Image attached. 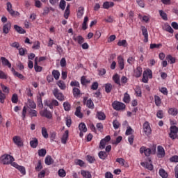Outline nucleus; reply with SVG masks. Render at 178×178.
Wrapping results in <instances>:
<instances>
[{"mask_svg":"<svg viewBox=\"0 0 178 178\" xmlns=\"http://www.w3.org/2000/svg\"><path fill=\"white\" fill-rule=\"evenodd\" d=\"M113 126L115 130H118V129L120 127V124L119 123V121H118V120H115L113 122Z\"/></svg>","mask_w":178,"mask_h":178,"instance_id":"obj_49","label":"nucleus"},{"mask_svg":"<svg viewBox=\"0 0 178 178\" xmlns=\"http://www.w3.org/2000/svg\"><path fill=\"white\" fill-rule=\"evenodd\" d=\"M113 80L115 83V84H118V86H120V76H119V74H116L113 76Z\"/></svg>","mask_w":178,"mask_h":178,"instance_id":"obj_36","label":"nucleus"},{"mask_svg":"<svg viewBox=\"0 0 178 178\" xmlns=\"http://www.w3.org/2000/svg\"><path fill=\"white\" fill-rule=\"evenodd\" d=\"M136 3H138V6H140V8H145V6L144 0H136Z\"/></svg>","mask_w":178,"mask_h":178,"instance_id":"obj_59","label":"nucleus"},{"mask_svg":"<svg viewBox=\"0 0 178 178\" xmlns=\"http://www.w3.org/2000/svg\"><path fill=\"white\" fill-rule=\"evenodd\" d=\"M75 115L77 116L78 118H80V119L83 118V113H81V107H76Z\"/></svg>","mask_w":178,"mask_h":178,"instance_id":"obj_34","label":"nucleus"},{"mask_svg":"<svg viewBox=\"0 0 178 178\" xmlns=\"http://www.w3.org/2000/svg\"><path fill=\"white\" fill-rule=\"evenodd\" d=\"M143 35L144 36V42H148V30L145 27L142 29Z\"/></svg>","mask_w":178,"mask_h":178,"instance_id":"obj_26","label":"nucleus"},{"mask_svg":"<svg viewBox=\"0 0 178 178\" xmlns=\"http://www.w3.org/2000/svg\"><path fill=\"white\" fill-rule=\"evenodd\" d=\"M169 115H172V116H176L178 113L177 108H171L168 110Z\"/></svg>","mask_w":178,"mask_h":178,"instance_id":"obj_33","label":"nucleus"},{"mask_svg":"<svg viewBox=\"0 0 178 178\" xmlns=\"http://www.w3.org/2000/svg\"><path fill=\"white\" fill-rule=\"evenodd\" d=\"M118 63L120 70H123L124 69V59L122 56L118 57Z\"/></svg>","mask_w":178,"mask_h":178,"instance_id":"obj_13","label":"nucleus"},{"mask_svg":"<svg viewBox=\"0 0 178 178\" xmlns=\"http://www.w3.org/2000/svg\"><path fill=\"white\" fill-rule=\"evenodd\" d=\"M81 175L83 178H92V175L90 171L82 170L81 171Z\"/></svg>","mask_w":178,"mask_h":178,"instance_id":"obj_19","label":"nucleus"},{"mask_svg":"<svg viewBox=\"0 0 178 178\" xmlns=\"http://www.w3.org/2000/svg\"><path fill=\"white\" fill-rule=\"evenodd\" d=\"M58 176L60 177H65L66 176V171L63 169H60L58 170Z\"/></svg>","mask_w":178,"mask_h":178,"instance_id":"obj_55","label":"nucleus"},{"mask_svg":"<svg viewBox=\"0 0 178 178\" xmlns=\"http://www.w3.org/2000/svg\"><path fill=\"white\" fill-rule=\"evenodd\" d=\"M91 83V81L90 79H86V76H83L81 78V84H82V86H86V84H88Z\"/></svg>","mask_w":178,"mask_h":178,"instance_id":"obj_32","label":"nucleus"},{"mask_svg":"<svg viewBox=\"0 0 178 178\" xmlns=\"http://www.w3.org/2000/svg\"><path fill=\"white\" fill-rule=\"evenodd\" d=\"M116 162H118L121 166H124V159L123 158H118L116 159Z\"/></svg>","mask_w":178,"mask_h":178,"instance_id":"obj_63","label":"nucleus"},{"mask_svg":"<svg viewBox=\"0 0 178 178\" xmlns=\"http://www.w3.org/2000/svg\"><path fill=\"white\" fill-rule=\"evenodd\" d=\"M141 74H143V68L141 67H137L136 70L134 71L135 77H141Z\"/></svg>","mask_w":178,"mask_h":178,"instance_id":"obj_23","label":"nucleus"},{"mask_svg":"<svg viewBox=\"0 0 178 178\" xmlns=\"http://www.w3.org/2000/svg\"><path fill=\"white\" fill-rule=\"evenodd\" d=\"M112 107L115 111H123L126 108V105L120 102L115 101L112 104Z\"/></svg>","mask_w":178,"mask_h":178,"instance_id":"obj_4","label":"nucleus"},{"mask_svg":"<svg viewBox=\"0 0 178 178\" xmlns=\"http://www.w3.org/2000/svg\"><path fill=\"white\" fill-rule=\"evenodd\" d=\"M53 95L58 101H65V96H63L62 92H59V89L54 88L53 90Z\"/></svg>","mask_w":178,"mask_h":178,"instance_id":"obj_5","label":"nucleus"},{"mask_svg":"<svg viewBox=\"0 0 178 178\" xmlns=\"http://www.w3.org/2000/svg\"><path fill=\"white\" fill-rule=\"evenodd\" d=\"M149 162H142L140 163L141 166L143 168H145L146 169H148V170H154V165H152V161H151V159H149Z\"/></svg>","mask_w":178,"mask_h":178,"instance_id":"obj_11","label":"nucleus"},{"mask_svg":"<svg viewBox=\"0 0 178 178\" xmlns=\"http://www.w3.org/2000/svg\"><path fill=\"white\" fill-rule=\"evenodd\" d=\"M52 76L54 77L56 80H59V77L60 76V73L59 71L56 70H54L52 71Z\"/></svg>","mask_w":178,"mask_h":178,"instance_id":"obj_35","label":"nucleus"},{"mask_svg":"<svg viewBox=\"0 0 178 178\" xmlns=\"http://www.w3.org/2000/svg\"><path fill=\"white\" fill-rule=\"evenodd\" d=\"M148 79H152V71L147 69L143 72L142 81L143 83H148Z\"/></svg>","mask_w":178,"mask_h":178,"instance_id":"obj_3","label":"nucleus"},{"mask_svg":"<svg viewBox=\"0 0 178 178\" xmlns=\"http://www.w3.org/2000/svg\"><path fill=\"white\" fill-rule=\"evenodd\" d=\"M86 106H88V108H90V109H94V102H92V100H91L90 99L87 100Z\"/></svg>","mask_w":178,"mask_h":178,"instance_id":"obj_45","label":"nucleus"},{"mask_svg":"<svg viewBox=\"0 0 178 178\" xmlns=\"http://www.w3.org/2000/svg\"><path fill=\"white\" fill-rule=\"evenodd\" d=\"M11 101L13 104H17L19 101V97L17 96V94H13L11 98Z\"/></svg>","mask_w":178,"mask_h":178,"instance_id":"obj_48","label":"nucleus"},{"mask_svg":"<svg viewBox=\"0 0 178 178\" xmlns=\"http://www.w3.org/2000/svg\"><path fill=\"white\" fill-rule=\"evenodd\" d=\"M14 29L16 30V31H17V33H19V34H25L26 33V31L23 28L17 25H15Z\"/></svg>","mask_w":178,"mask_h":178,"instance_id":"obj_30","label":"nucleus"},{"mask_svg":"<svg viewBox=\"0 0 178 178\" xmlns=\"http://www.w3.org/2000/svg\"><path fill=\"white\" fill-rule=\"evenodd\" d=\"M26 52H27V49H26L24 48L19 49V54L20 55V56H24Z\"/></svg>","mask_w":178,"mask_h":178,"instance_id":"obj_58","label":"nucleus"},{"mask_svg":"<svg viewBox=\"0 0 178 178\" xmlns=\"http://www.w3.org/2000/svg\"><path fill=\"white\" fill-rule=\"evenodd\" d=\"M166 60L168 62H170V63L172 65H173V63H176V58L175 57L172 56V55H168L166 56Z\"/></svg>","mask_w":178,"mask_h":178,"instance_id":"obj_37","label":"nucleus"},{"mask_svg":"<svg viewBox=\"0 0 178 178\" xmlns=\"http://www.w3.org/2000/svg\"><path fill=\"white\" fill-rule=\"evenodd\" d=\"M71 87H76V88H80V83L77 81H72L70 83Z\"/></svg>","mask_w":178,"mask_h":178,"instance_id":"obj_51","label":"nucleus"},{"mask_svg":"<svg viewBox=\"0 0 178 178\" xmlns=\"http://www.w3.org/2000/svg\"><path fill=\"white\" fill-rule=\"evenodd\" d=\"M38 154L39 156H45L47 155V150L45 149H40L38 150Z\"/></svg>","mask_w":178,"mask_h":178,"instance_id":"obj_50","label":"nucleus"},{"mask_svg":"<svg viewBox=\"0 0 178 178\" xmlns=\"http://www.w3.org/2000/svg\"><path fill=\"white\" fill-rule=\"evenodd\" d=\"M11 27L12 24L10 22H8L7 24H4L3 26V32L4 33V34H8Z\"/></svg>","mask_w":178,"mask_h":178,"instance_id":"obj_16","label":"nucleus"},{"mask_svg":"<svg viewBox=\"0 0 178 178\" xmlns=\"http://www.w3.org/2000/svg\"><path fill=\"white\" fill-rule=\"evenodd\" d=\"M105 91L107 92V94H109L111 91H112V84L111 83H106L105 85Z\"/></svg>","mask_w":178,"mask_h":178,"instance_id":"obj_47","label":"nucleus"},{"mask_svg":"<svg viewBox=\"0 0 178 178\" xmlns=\"http://www.w3.org/2000/svg\"><path fill=\"white\" fill-rule=\"evenodd\" d=\"M118 45V47H124V48H126V47H127V41L126 40H119Z\"/></svg>","mask_w":178,"mask_h":178,"instance_id":"obj_39","label":"nucleus"},{"mask_svg":"<svg viewBox=\"0 0 178 178\" xmlns=\"http://www.w3.org/2000/svg\"><path fill=\"white\" fill-rule=\"evenodd\" d=\"M69 138V131L66 130L61 138L62 144H66Z\"/></svg>","mask_w":178,"mask_h":178,"instance_id":"obj_14","label":"nucleus"},{"mask_svg":"<svg viewBox=\"0 0 178 178\" xmlns=\"http://www.w3.org/2000/svg\"><path fill=\"white\" fill-rule=\"evenodd\" d=\"M15 161V158L9 154H4L1 157V162L3 165H10Z\"/></svg>","mask_w":178,"mask_h":178,"instance_id":"obj_2","label":"nucleus"},{"mask_svg":"<svg viewBox=\"0 0 178 178\" xmlns=\"http://www.w3.org/2000/svg\"><path fill=\"white\" fill-rule=\"evenodd\" d=\"M59 8L62 10H65L66 8V1L65 0H60L59 3Z\"/></svg>","mask_w":178,"mask_h":178,"instance_id":"obj_46","label":"nucleus"},{"mask_svg":"<svg viewBox=\"0 0 178 178\" xmlns=\"http://www.w3.org/2000/svg\"><path fill=\"white\" fill-rule=\"evenodd\" d=\"M40 115L43 118H46L47 119H52V113L47 109L41 111Z\"/></svg>","mask_w":178,"mask_h":178,"instance_id":"obj_10","label":"nucleus"},{"mask_svg":"<svg viewBox=\"0 0 178 178\" xmlns=\"http://www.w3.org/2000/svg\"><path fill=\"white\" fill-rule=\"evenodd\" d=\"M156 116L159 118V119H163V111L159 110L156 113Z\"/></svg>","mask_w":178,"mask_h":178,"instance_id":"obj_62","label":"nucleus"},{"mask_svg":"<svg viewBox=\"0 0 178 178\" xmlns=\"http://www.w3.org/2000/svg\"><path fill=\"white\" fill-rule=\"evenodd\" d=\"M1 63H2V65H3V66H7L8 67H9V69H10V67H12V64L10 63V62H9V60L8 59H6V58L1 57Z\"/></svg>","mask_w":178,"mask_h":178,"instance_id":"obj_15","label":"nucleus"},{"mask_svg":"<svg viewBox=\"0 0 178 178\" xmlns=\"http://www.w3.org/2000/svg\"><path fill=\"white\" fill-rule=\"evenodd\" d=\"M115 6V3L112 1H105L103 3V9H109V8H113Z\"/></svg>","mask_w":178,"mask_h":178,"instance_id":"obj_20","label":"nucleus"},{"mask_svg":"<svg viewBox=\"0 0 178 178\" xmlns=\"http://www.w3.org/2000/svg\"><path fill=\"white\" fill-rule=\"evenodd\" d=\"M27 105L28 108H31L32 109H35V108H37V105L35 104V102H34V100L30 99H28Z\"/></svg>","mask_w":178,"mask_h":178,"instance_id":"obj_25","label":"nucleus"},{"mask_svg":"<svg viewBox=\"0 0 178 178\" xmlns=\"http://www.w3.org/2000/svg\"><path fill=\"white\" fill-rule=\"evenodd\" d=\"M135 92H136V97H141L142 92H141V88L140 87L138 86L135 88Z\"/></svg>","mask_w":178,"mask_h":178,"instance_id":"obj_57","label":"nucleus"},{"mask_svg":"<svg viewBox=\"0 0 178 178\" xmlns=\"http://www.w3.org/2000/svg\"><path fill=\"white\" fill-rule=\"evenodd\" d=\"M165 149L163 147L159 145L157 147V156L158 158H165Z\"/></svg>","mask_w":178,"mask_h":178,"instance_id":"obj_12","label":"nucleus"},{"mask_svg":"<svg viewBox=\"0 0 178 178\" xmlns=\"http://www.w3.org/2000/svg\"><path fill=\"white\" fill-rule=\"evenodd\" d=\"M106 142L102 139L100 141L99 148L100 149H104L105 147L106 146Z\"/></svg>","mask_w":178,"mask_h":178,"instance_id":"obj_61","label":"nucleus"},{"mask_svg":"<svg viewBox=\"0 0 178 178\" xmlns=\"http://www.w3.org/2000/svg\"><path fill=\"white\" fill-rule=\"evenodd\" d=\"M81 91L79 88H73V95L75 98H79L80 97Z\"/></svg>","mask_w":178,"mask_h":178,"instance_id":"obj_31","label":"nucleus"},{"mask_svg":"<svg viewBox=\"0 0 178 178\" xmlns=\"http://www.w3.org/2000/svg\"><path fill=\"white\" fill-rule=\"evenodd\" d=\"M13 141L17 147H23V140H22V138L19 136H15L13 138Z\"/></svg>","mask_w":178,"mask_h":178,"instance_id":"obj_9","label":"nucleus"},{"mask_svg":"<svg viewBox=\"0 0 178 178\" xmlns=\"http://www.w3.org/2000/svg\"><path fill=\"white\" fill-rule=\"evenodd\" d=\"M76 15L79 19H81L83 17V15H84V7H79L78 8Z\"/></svg>","mask_w":178,"mask_h":178,"instance_id":"obj_24","label":"nucleus"},{"mask_svg":"<svg viewBox=\"0 0 178 178\" xmlns=\"http://www.w3.org/2000/svg\"><path fill=\"white\" fill-rule=\"evenodd\" d=\"M30 145L31 148H37L38 146V139L37 138H33L30 141Z\"/></svg>","mask_w":178,"mask_h":178,"instance_id":"obj_22","label":"nucleus"},{"mask_svg":"<svg viewBox=\"0 0 178 178\" xmlns=\"http://www.w3.org/2000/svg\"><path fill=\"white\" fill-rule=\"evenodd\" d=\"M6 6L7 11L8 12V13H10V15H11V16H19L20 15L19 12L13 10V9L12 8L11 2H7Z\"/></svg>","mask_w":178,"mask_h":178,"instance_id":"obj_7","label":"nucleus"},{"mask_svg":"<svg viewBox=\"0 0 178 178\" xmlns=\"http://www.w3.org/2000/svg\"><path fill=\"white\" fill-rule=\"evenodd\" d=\"M5 98H6V96L5 94L2 92V90H0V102L1 104H3L5 102Z\"/></svg>","mask_w":178,"mask_h":178,"instance_id":"obj_53","label":"nucleus"},{"mask_svg":"<svg viewBox=\"0 0 178 178\" xmlns=\"http://www.w3.org/2000/svg\"><path fill=\"white\" fill-rule=\"evenodd\" d=\"M76 165H79V166L83 167L84 166V161L83 160L77 159L75 161Z\"/></svg>","mask_w":178,"mask_h":178,"instance_id":"obj_64","label":"nucleus"},{"mask_svg":"<svg viewBox=\"0 0 178 178\" xmlns=\"http://www.w3.org/2000/svg\"><path fill=\"white\" fill-rule=\"evenodd\" d=\"M42 136L44 138H48L49 136L48 135V131H47V128L42 127Z\"/></svg>","mask_w":178,"mask_h":178,"instance_id":"obj_41","label":"nucleus"},{"mask_svg":"<svg viewBox=\"0 0 178 178\" xmlns=\"http://www.w3.org/2000/svg\"><path fill=\"white\" fill-rule=\"evenodd\" d=\"M170 162L177 163H178V156L174 155L170 158Z\"/></svg>","mask_w":178,"mask_h":178,"instance_id":"obj_52","label":"nucleus"},{"mask_svg":"<svg viewBox=\"0 0 178 178\" xmlns=\"http://www.w3.org/2000/svg\"><path fill=\"white\" fill-rule=\"evenodd\" d=\"M159 176L162 178H168V172L163 168H161L159 171Z\"/></svg>","mask_w":178,"mask_h":178,"instance_id":"obj_27","label":"nucleus"},{"mask_svg":"<svg viewBox=\"0 0 178 178\" xmlns=\"http://www.w3.org/2000/svg\"><path fill=\"white\" fill-rule=\"evenodd\" d=\"M98 155H99V158H100V159H103V160L106 159V156H108L106 152H104V151L99 152Z\"/></svg>","mask_w":178,"mask_h":178,"instance_id":"obj_38","label":"nucleus"},{"mask_svg":"<svg viewBox=\"0 0 178 178\" xmlns=\"http://www.w3.org/2000/svg\"><path fill=\"white\" fill-rule=\"evenodd\" d=\"M34 69L37 72H40L42 71V67L38 65V58L37 57L35 58Z\"/></svg>","mask_w":178,"mask_h":178,"instance_id":"obj_18","label":"nucleus"},{"mask_svg":"<svg viewBox=\"0 0 178 178\" xmlns=\"http://www.w3.org/2000/svg\"><path fill=\"white\" fill-rule=\"evenodd\" d=\"M17 169L22 173V175H26V168H24V166L19 165Z\"/></svg>","mask_w":178,"mask_h":178,"instance_id":"obj_54","label":"nucleus"},{"mask_svg":"<svg viewBox=\"0 0 178 178\" xmlns=\"http://www.w3.org/2000/svg\"><path fill=\"white\" fill-rule=\"evenodd\" d=\"M44 163L46 165H52L54 163V159L51 156H47L45 159H44Z\"/></svg>","mask_w":178,"mask_h":178,"instance_id":"obj_28","label":"nucleus"},{"mask_svg":"<svg viewBox=\"0 0 178 178\" xmlns=\"http://www.w3.org/2000/svg\"><path fill=\"white\" fill-rule=\"evenodd\" d=\"M32 48H33V49H40V42L35 41L33 42V45Z\"/></svg>","mask_w":178,"mask_h":178,"instance_id":"obj_60","label":"nucleus"},{"mask_svg":"<svg viewBox=\"0 0 178 178\" xmlns=\"http://www.w3.org/2000/svg\"><path fill=\"white\" fill-rule=\"evenodd\" d=\"M63 108H64L65 111H70V104H69L67 102H64Z\"/></svg>","mask_w":178,"mask_h":178,"instance_id":"obj_56","label":"nucleus"},{"mask_svg":"<svg viewBox=\"0 0 178 178\" xmlns=\"http://www.w3.org/2000/svg\"><path fill=\"white\" fill-rule=\"evenodd\" d=\"M57 85L60 88V90H65L66 88V85L65 84V82L63 81H59L57 82Z\"/></svg>","mask_w":178,"mask_h":178,"instance_id":"obj_44","label":"nucleus"},{"mask_svg":"<svg viewBox=\"0 0 178 178\" xmlns=\"http://www.w3.org/2000/svg\"><path fill=\"white\" fill-rule=\"evenodd\" d=\"M123 101L125 104H129V102H130V95H129V93H124Z\"/></svg>","mask_w":178,"mask_h":178,"instance_id":"obj_42","label":"nucleus"},{"mask_svg":"<svg viewBox=\"0 0 178 178\" xmlns=\"http://www.w3.org/2000/svg\"><path fill=\"white\" fill-rule=\"evenodd\" d=\"M152 130L151 129V126H149V122H145L143 124V132L145 133V136H150Z\"/></svg>","mask_w":178,"mask_h":178,"instance_id":"obj_8","label":"nucleus"},{"mask_svg":"<svg viewBox=\"0 0 178 178\" xmlns=\"http://www.w3.org/2000/svg\"><path fill=\"white\" fill-rule=\"evenodd\" d=\"M154 102L156 106H161V104H162V100H161V97H159V96H154Z\"/></svg>","mask_w":178,"mask_h":178,"instance_id":"obj_40","label":"nucleus"},{"mask_svg":"<svg viewBox=\"0 0 178 178\" xmlns=\"http://www.w3.org/2000/svg\"><path fill=\"white\" fill-rule=\"evenodd\" d=\"M178 128L176 126L170 127V133L169 134L172 140H176L177 138Z\"/></svg>","mask_w":178,"mask_h":178,"instance_id":"obj_6","label":"nucleus"},{"mask_svg":"<svg viewBox=\"0 0 178 178\" xmlns=\"http://www.w3.org/2000/svg\"><path fill=\"white\" fill-rule=\"evenodd\" d=\"M79 129L80 130V131H83V133H87V127L83 122L79 124Z\"/></svg>","mask_w":178,"mask_h":178,"instance_id":"obj_29","label":"nucleus"},{"mask_svg":"<svg viewBox=\"0 0 178 178\" xmlns=\"http://www.w3.org/2000/svg\"><path fill=\"white\" fill-rule=\"evenodd\" d=\"M140 152L141 154H145V156H149V155L154 154L156 152V147H153L152 148H146L143 146L140 148Z\"/></svg>","mask_w":178,"mask_h":178,"instance_id":"obj_1","label":"nucleus"},{"mask_svg":"<svg viewBox=\"0 0 178 178\" xmlns=\"http://www.w3.org/2000/svg\"><path fill=\"white\" fill-rule=\"evenodd\" d=\"M73 40H74V41H75V42H78V44H79V45H81V44H83V42H84V38H83V36H81V35L74 36Z\"/></svg>","mask_w":178,"mask_h":178,"instance_id":"obj_17","label":"nucleus"},{"mask_svg":"<svg viewBox=\"0 0 178 178\" xmlns=\"http://www.w3.org/2000/svg\"><path fill=\"white\" fill-rule=\"evenodd\" d=\"M96 118L99 119V120H105L106 119V115L104 112L97 111L96 114Z\"/></svg>","mask_w":178,"mask_h":178,"instance_id":"obj_21","label":"nucleus"},{"mask_svg":"<svg viewBox=\"0 0 178 178\" xmlns=\"http://www.w3.org/2000/svg\"><path fill=\"white\" fill-rule=\"evenodd\" d=\"M159 12L163 20H168V15L165 12H163V10H160Z\"/></svg>","mask_w":178,"mask_h":178,"instance_id":"obj_43","label":"nucleus"}]
</instances>
